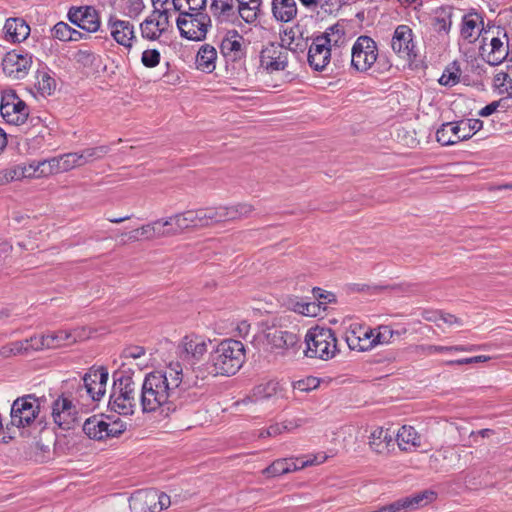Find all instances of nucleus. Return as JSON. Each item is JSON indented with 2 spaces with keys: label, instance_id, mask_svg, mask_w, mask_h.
<instances>
[{
  "label": "nucleus",
  "instance_id": "aec40b11",
  "mask_svg": "<svg viewBox=\"0 0 512 512\" xmlns=\"http://www.w3.org/2000/svg\"><path fill=\"white\" fill-rule=\"evenodd\" d=\"M243 38L236 30L229 31L220 44V53L226 62H237L245 56V49L242 45Z\"/></svg>",
  "mask_w": 512,
  "mask_h": 512
},
{
  "label": "nucleus",
  "instance_id": "412c9836",
  "mask_svg": "<svg viewBox=\"0 0 512 512\" xmlns=\"http://www.w3.org/2000/svg\"><path fill=\"white\" fill-rule=\"evenodd\" d=\"M374 330L370 328L355 327L346 337V342L350 349L358 351H367L375 347Z\"/></svg>",
  "mask_w": 512,
  "mask_h": 512
},
{
  "label": "nucleus",
  "instance_id": "13d9d810",
  "mask_svg": "<svg viewBox=\"0 0 512 512\" xmlns=\"http://www.w3.org/2000/svg\"><path fill=\"white\" fill-rule=\"evenodd\" d=\"M12 252V244L8 240L0 239V269L9 264Z\"/></svg>",
  "mask_w": 512,
  "mask_h": 512
},
{
  "label": "nucleus",
  "instance_id": "49530a36",
  "mask_svg": "<svg viewBox=\"0 0 512 512\" xmlns=\"http://www.w3.org/2000/svg\"><path fill=\"white\" fill-rule=\"evenodd\" d=\"M213 15L218 18L228 19L234 16V0H212L210 6Z\"/></svg>",
  "mask_w": 512,
  "mask_h": 512
},
{
  "label": "nucleus",
  "instance_id": "1a4fd4ad",
  "mask_svg": "<svg viewBox=\"0 0 512 512\" xmlns=\"http://www.w3.org/2000/svg\"><path fill=\"white\" fill-rule=\"evenodd\" d=\"M85 338H87V335L84 328H77L70 331L59 330L40 336H32L31 347L34 350L44 348L54 349L74 344L78 341L84 340Z\"/></svg>",
  "mask_w": 512,
  "mask_h": 512
},
{
  "label": "nucleus",
  "instance_id": "c85d7f7f",
  "mask_svg": "<svg viewBox=\"0 0 512 512\" xmlns=\"http://www.w3.org/2000/svg\"><path fill=\"white\" fill-rule=\"evenodd\" d=\"M107 419L103 415H93L85 420L83 424L84 433L91 439L103 440L107 438Z\"/></svg>",
  "mask_w": 512,
  "mask_h": 512
},
{
  "label": "nucleus",
  "instance_id": "dca6fc26",
  "mask_svg": "<svg viewBox=\"0 0 512 512\" xmlns=\"http://www.w3.org/2000/svg\"><path fill=\"white\" fill-rule=\"evenodd\" d=\"M289 49L281 44L270 43L260 53V64L269 73L283 71L288 66Z\"/></svg>",
  "mask_w": 512,
  "mask_h": 512
},
{
  "label": "nucleus",
  "instance_id": "e2e57ef3",
  "mask_svg": "<svg viewBox=\"0 0 512 512\" xmlns=\"http://www.w3.org/2000/svg\"><path fill=\"white\" fill-rule=\"evenodd\" d=\"M260 11V5H252L246 9H238L239 16L246 23H253L257 20Z\"/></svg>",
  "mask_w": 512,
  "mask_h": 512
},
{
  "label": "nucleus",
  "instance_id": "72a5a7b5",
  "mask_svg": "<svg viewBox=\"0 0 512 512\" xmlns=\"http://www.w3.org/2000/svg\"><path fill=\"white\" fill-rule=\"evenodd\" d=\"M272 12L278 21L289 22L297 14L296 2L295 0H273Z\"/></svg>",
  "mask_w": 512,
  "mask_h": 512
},
{
  "label": "nucleus",
  "instance_id": "a211bd4d",
  "mask_svg": "<svg viewBox=\"0 0 512 512\" xmlns=\"http://www.w3.org/2000/svg\"><path fill=\"white\" fill-rule=\"evenodd\" d=\"M112 38L121 46L131 49L136 40L134 26L127 20L110 16L107 22Z\"/></svg>",
  "mask_w": 512,
  "mask_h": 512
},
{
  "label": "nucleus",
  "instance_id": "39448f33",
  "mask_svg": "<svg viewBox=\"0 0 512 512\" xmlns=\"http://www.w3.org/2000/svg\"><path fill=\"white\" fill-rule=\"evenodd\" d=\"M170 366L173 372L177 374V382H180L178 387L184 397L186 406L195 402L197 400V394L193 389L199 388L204 384V380L207 378L208 374L206 369L199 366L191 369L186 368V370H184L179 362H170Z\"/></svg>",
  "mask_w": 512,
  "mask_h": 512
},
{
  "label": "nucleus",
  "instance_id": "58836bf2",
  "mask_svg": "<svg viewBox=\"0 0 512 512\" xmlns=\"http://www.w3.org/2000/svg\"><path fill=\"white\" fill-rule=\"evenodd\" d=\"M176 235L189 228H197L193 210L170 216Z\"/></svg>",
  "mask_w": 512,
  "mask_h": 512
},
{
  "label": "nucleus",
  "instance_id": "c9c22d12",
  "mask_svg": "<svg viewBox=\"0 0 512 512\" xmlns=\"http://www.w3.org/2000/svg\"><path fill=\"white\" fill-rule=\"evenodd\" d=\"M197 228L221 222L220 206L193 210Z\"/></svg>",
  "mask_w": 512,
  "mask_h": 512
},
{
  "label": "nucleus",
  "instance_id": "4be33fe9",
  "mask_svg": "<svg viewBox=\"0 0 512 512\" xmlns=\"http://www.w3.org/2000/svg\"><path fill=\"white\" fill-rule=\"evenodd\" d=\"M156 490H138L129 498L131 512H156Z\"/></svg>",
  "mask_w": 512,
  "mask_h": 512
},
{
  "label": "nucleus",
  "instance_id": "9b49d317",
  "mask_svg": "<svg viewBox=\"0 0 512 512\" xmlns=\"http://www.w3.org/2000/svg\"><path fill=\"white\" fill-rule=\"evenodd\" d=\"M73 399L72 395L62 393L52 403L53 421L61 429H71L77 421L78 410Z\"/></svg>",
  "mask_w": 512,
  "mask_h": 512
},
{
  "label": "nucleus",
  "instance_id": "4468645a",
  "mask_svg": "<svg viewBox=\"0 0 512 512\" xmlns=\"http://www.w3.org/2000/svg\"><path fill=\"white\" fill-rule=\"evenodd\" d=\"M413 36L412 29L408 25L402 24L396 27L391 39L392 50L407 61H413L417 57Z\"/></svg>",
  "mask_w": 512,
  "mask_h": 512
},
{
  "label": "nucleus",
  "instance_id": "052dcab7",
  "mask_svg": "<svg viewBox=\"0 0 512 512\" xmlns=\"http://www.w3.org/2000/svg\"><path fill=\"white\" fill-rule=\"evenodd\" d=\"M287 462V467L289 468V473L294 472L297 470H300L306 466L313 465V464H319L325 461L326 456H322L321 460H318L317 457H314V459L302 461L300 466H297V461L293 458H285Z\"/></svg>",
  "mask_w": 512,
  "mask_h": 512
},
{
  "label": "nucleus",
  "instance_id": "4d7b16f0",
  "mask_svg": "<svg viewBox=\"0 0 512 512\" xmlns=\"http://www.w3.org/2000/svg\"><path fill=\"white\" fill-rule=\"evenodd\" d=\"M72 27L65 22H58L52 28V37L60 41H69V34H71Z\"/></svg>",
  "mask_w": 512,
  "mask_h": 512
},
{
  "label": "nucleus",
  "instance_id": "5fc2aeb1",
  "mask_svg": "<svg viewBox=\"0 0 512 512\" xmlns=\"http://www.w3.org/2000/svg\"><path fill=\"white\" fill-rule=\"evenodd\" d=\"M320 385V380L316 377L309 376L305 379L298 380L294 382L293 388L300 392H309L311 390L316 389Z\"/></svg>",
  "mask_w": 512,
  "mask_h": 512
},
{
  "label": "nucleus",
  "instance_id": "c756f323",
  "mask_svg": "<svg viewBox=\"0 0 512 512\" xmlns=\"http://www.w3.org/2000/svg\"><path fill=\"white\" fill-rule=\"evenodd\" d=\"M396 441L398 447L402 451H409L411 448H418L421 446L420 434L414 427L409 425H404L398 430L396 434Z\"/></svg>",
  "mask_w": 512,
  "mask_h": 512
},
{
  "label": "nucleus",
  "instance_id": "6e6d98bb",
  "mask_svg": "<svg viewBox=\"0 0 512 512\" xmlns=\"http://www.w3.org/2000/svg\"><path fill=\"white\" fill-rule=\"evenodd\" d=\"M394 337V330L388 325H381L378 327V332L373 338L375 346L378 344H388Z\"/></svg>",
  "mask_w": 512,
  "mask_h": 512
},
{
  "label": "nucleus",
  "instance_id": "f8f14e48",
  "mask_svg": "<svg viewBox=\"0 0 512 512\" xmlns=\"http://www.w3.org/2000/svg\"><path fill=\"white\" fill-rule=\"evenodd\" d=\"M497 36H493L489 43H484L481 47L482 56L487 64L491 66H498L506 61L507 56H509V39L506 32H503L500 35V31L498 30ZM487 40V37H483V42Z\"/></svg>",
  "mask_w": 512,
  "mask_h": 512
},
{
  "label": "nucleus",
  "instance_id": "2eb2a0df",
  "mask_svg": "<svg viewBox=\"0 0 512 512\" xmlns=\"http://www.w3.org/2000/svg\"><path fill=\"white\" fill-rule=\"evenodd\" d=\"M67 18L87 33H95L101 26L99 13L93 6H73L69 9Z\"/></svg>",
  "mask_w": 512,
  "mask_h": 512
},
{
  "label": "nucleus",
  "instance_id": "0e129e2a",
  "mask_svg": "<svg viewBox=\"0 0 512 512\" xmlns=\"http://www.w3.org/2000/svg\"><path fill=\"white\" fill-rule=\"evenodd\" d=\"M9 183L13 181H19L23 179V171L21 170V164L13 165L4 169Z\"/></svg>",
  "mask_w": 512,
  "mask_h": 512
},
{
  "label": "nucleus",
  "instance_id": "338daca9",
  "mask_svg": "<svg viewBox=\"0 0 512 512\" xmlns=\"http://www.w3.org/2000/svg\"><path fill=\"white\" fill-rule=\"evenodd\" d=\"M156 512H160L163 509L168 508L171 505L170 497L165 493H160L156 490Z\"/></svg>",
  "mask_w": 512,
  "mask_h": 512
},
{
  "label": "nucleus",
  "instance_id": "423d86ee",
  "mask_svg": "<svg viewBox=\"0 0 512 512\" xmlns=\"http://www.w3.org/2000/svg\"><path fill=\"white\" fill-rule=\"evenodd\" d=\"M108 376L109 373L105 367L91 368L82 377L83 383L77 384L74 398L100 401L106 392Z\"/></svg>",
  "mask_w": 512,
  "mask_h": 512
},
{
  "label": "nucleus",
  "instance_id": "a18cd8bd",
  "mask_svg": "<svg viewBox=\"0 0 512 512\" xmlns=\"http://www.w3.org/2000/svg\"><path fill=\"white\" fill-rule=\"evenodd\" d=\"M207 0H172L173 9L177 12H202Z\"/></svg>",
  "mask_w": 512,
  "mask_h": 512
},
{
  "label": "nucleus",
  "instance_id": "5701e85b",
  "mask_svg": "<svg viewBox=\"0 0 512 512\" xmlns=\"http://www.w3.org/2000/svg\"><path fill=\"white\" fill-rule=\"evenodd\" d=\"M318 42L327 44L336 55L337 50L342 49L347 42L344 25L338 22L328 27L323 34L318 35Z\"/></svg>",
  "mask_w": 512,
  "mask_h": 512
},
{
  "label": "nucleus",
  "instance_id": "3c124183",
  "mask_svg": "<svg viewBox=\"0 0 512 512\" xmlns=\"http://www.w3.org/2000/svg\"><path fill=\"white\" fill-rule=\"evenodd\" d=\"M493 86L499 93H512V78L507 72H499L494 76Z\"/></svg>",
  "mask_w": 512,
  "mask_h": 512
},
{
  "label": "nucleus",
  "instance_id": "f3484780",
  "mask_svg": "<svg viewBox=\"0 0 512 512\" xmlns=\"http://www.w3.org/2000/svg\"><path fill=\"white\" fill-rule=\"evenodd\" d=\"M32 64V56L28 53H18L16 50L6 53L2 60V69L6 76L12 79H23Z\"/></svg>",
  "mask_w": 512,
  "mask_h": 512
},
{
  "label": "nucleus",
  "instance_id": "8fccbe9b",
  "mask_svg": "<svg viewBox=\"0 0 512 512\" xmlns=\"http://www.w3.org/2000/svg\"><path fill=\"white\" fill-rule=\"evenodd\" d=\"M473 346H437V345H419L416 347V351L418 353H422L425 355H431L434 353L444 352V351H473Z\"/></svg>",
  "mask_w": 512,
  "mask_h": 512
},
{
  "label": "nucleus",
  "instance_id": "774afa93",
  "mask_svg": "<svg viewBox=\"0 0 512 512\" xmlns=\"http://www.w3.org/2000/svg\"><path fill=\"white\" fill-rule=\"evenodd\" d=\"M440 321L448 324L449 326L456 325L458 327L463 325V321L455 315L441 312Z\"/></svg>",
  "mask_w": 512,
  "mask_h": 512
},
{
  "label": "nucleus",
  "instance_id": "20e7f679",
  "mask_svg": "<svg viewBox=\"0 0 512 512\" xmlns=\"http://www.w3.org/2000/svg\"><path fill=\"white\" fill-rule=\"evenodd\" d=\"M138 390V384L130 376H121L115 380L108 404L110 410L119 415H133Z\"/></svg>",
  "mask_w": 512,
  "mask_h": 512
},
{
  "label": "nucleus",
  "instance_id": "69168bd1",
  "mask_svg": "<svg viewBox=\"0 0 512 512\" xmlns=\"http://www.w3.org/2000/svg\"><path fill=\"white\" fill-rule=\"evenodd\" d=\"M306 422H307L306 419H303V418H293L290 420H285L281 424H282L283 432H292L295 429L304 425Z\"/></svg>",
  "mask_w": 512,
  "mask_h": 512
},
{
  "label": "nucleus",
  "instance_id": "bb28decb",
  "mask_svg": "<svg viewBox=\"0 0 512 512\" xmlns=\"http://www.w3.org/2000/svg\"><path fill=\"white\" fill-rule=\"evenodd\" d=\"M5 39L14 43L22 42L30 34V27L25 20L9 18L4 25Z\"/></svg>",
  "mask_w": 512,
  "mask_h": 512
},
{
  "label": "nucleus",
  "instance_id": "603ef678",
  "mask_svg": "<svg viewBox=\"0 0 512 512\" xmlns=\"http://www.w3.org/2000/svg\"><path fill=\"white\" fill-rule=\"evenodd\" d=\"M286 459L275 460L270 466L263 470V473L267 476H280L289 473V468L286 466Z\"/></svg>",
  "mask_w": 512,
  "mask_h": 512
},
{
  "label": "nucleus",
  "instance_id": "6ab92c4d",
  "mask_svg": "<svg viewBox=\"0 0 512 512\" xmlns=\"http://www.w3.org/2000/svg\"><path fill=\"white\" fill-rule=\"evenodd\" d=\"M332 52L333 50L327 44L318 42V36L313 38L307 55L310 67L315 71L325 70L331 62Z\"/></svg>",
  "mask_w": 512,
  "mask_h": 512
},
{
  "label": "nucleus",
  "instance_id": "4c0bfd02",
  "mask_svg": "<svg viewBox=\"0 0 512 512\" xmlns=\"http://www.w3.org/2000/svg\"><path fill=\"white\" fill-rule=\"evenodd\" d=\"M35 87L39 94L43 97L52 95L56 89V81L50 74L45 70H38L36 73Z\"/></svg>",
  "mask_w": 512,
  "mask_h": 512
},
{
  "label": "nucleus",
  "instance_id": "bf43d9fd",
  "mask_svg": "<svg viewBox=\"0 0 512 512\" xmlns=\"http://www.w3.org/2000/svg\"><path fill=\"white\" fill-rule=\"evenodd\" d=\"M107 419V438L108 437H116L122 434L126 430V424L117 418L115 420H111L110 417H106Z\"/></svg>",
  "mask_w": 512,
  "mask_h": 512
},
{
  "label": "nucleus",
  "instance_id": "7ed1b4c3",
  "mask_svg": "<svg viewBox=\"0 0 512 512\" xmlns=\"http://www.w3.org/2000/svg\"><path fill=\"white\" fill-rule=\"evenodd\" d=\"M305 355L321 360L332 359L338 352L335 333L330 328L314 327L305 336Z\"/></svg>",
  "mask_w": 512,
  "mask_h": 512
},
{
  "label": "nucleus",
  "instance_id": "a878e982",
  "mask_svg": "<svg viewBox=\"0 0 512 512\" xmlns=\"http://www.w3.org/2000/svg\"><path fill=\"white\" fill-rule=\"evenodd\" d=\"M207 344L206 340L201 336L187 335L182 339L179 350L181 355L185 354L194 359H199L207 352Z\"/></svg>",
  "mask_w": 512,
  "mask_h": 512
},
{
  "label": "nucleus",
  "instance_id": "a19ab883",
  "mask_svg": "<svg viewBox=\"0 0 512 512\" xmlns=\"http://www.w3.org/2000/svg\"><path fill=\"white\" fill-rule=\"evenodd\" d=\"M31 344V338L8 343L0 348V355L10 357L19 354H27L29 351L33 350Z\"/></svg>",
  "mask_w": 512,
  "mask_h": 512
},
{
  "label": "nucleus",
  "instance_id": "393cba45",
  "mask_svg": "<svg viewBox=\"0 0 512 512\" xmlns=\"http://www.w3.org/2000/svg\"><path fill=\"white\" fill-rule=\"evenodd\" d=\"M369 445L373 451L379 454L387 453L394 447V432L378 427L372 431L369 437Z\"/></svg>",
  "mask_w": 512,
  "mask_h": 512
},
{
  "label": "nucleus",
  "instance_id": "c03bdc74",
  "mask_svg": "<svg viewBox=\"0 0 512 512\" xmlns=\"http://www.w3.org/2000/svg\"><path fill=\"white\" fill-rule=\"evenodd\" d=\"M158 18L152 14L140 24L141 35L148 40H157L162 34L160 27L156 26Z\"/></svg>",
  "mask_w": 512,
  "mask_h": 512
},
{
  "label": "nucleus",
  "instance_id": "09e8293b",
  "mask_svg": "<svg viewBox=\"0 0 512 512\" xmlns=\"http://www.w3.org/2000/svg\"><path fill=\"white\" fill-rule=\"evenodd\" d=\"M458 125H460V137L463 141L471 138L478 132L483 127V122L479 119H468L466 121H458Z\"/></svg>",
  "mask_w": 512,
  "mask_h": 512
},
{
  "label": "nucleus",
  "instance_id": "2f4dec72",
  "mask_svg": "<svg viewBox=\"0 0 512 512\" xmlns=\"http://www.w3.org/2000/svg\"><path fill=\"white\" fill-rule=\"evenodd\" d=\"M216 59V49L209 44H205L200 47L196 55V67L198 70L211 73L216 68Z\"/></svg>",
  "mask_w": 512,
  "mask_h": 512
},
{
  "label": "nucleus",
  "instance_id": "de8ad7c7",
  "mask_svg": "<svg viewBox=\"0 0 512 512\" xmlns=\"http://www.w3.org/2000/svg\"><path fill=\"white\" fill-rule=\"evenodd\" d=\"M153 233L155 239L172 237L176 235L175 229L172 225L171 218H162L152 221Z\"/></svg>",
  "mask_w": 512,
  "mask_h": 512
},
{
  "label": "nucleus",
  "instance_id": "ea45409f",
  "mask_svg": "<svg viewBox=\"0 0 512 512\" xmlns=\"http://www.w3.org/2000/svg\"><path fill=\"white\" fill-rule=\"evenodd\" d=\"M110 146L108 145H100L97 147L86 148L80 152H76L78 156V164L83 166L88 164L94 160L102 158L104 155L109 153Z\"/></svg>",
  "mask_w": 512,
  "mask_h": 512
},
{
  "label": "nucleus",
  "instance_id": "7c9ffc66",
  "mask_svg": "<svg viewBox=\"0 0 512 512\" xmlns=\"http://www.w3.org/2000/svg\"><path fill=\"white\" fill-rule=\"evenodd\" d=\"M254 211V206L247 202L230 206H220L221 222L235 221L247 218Z\"/></svg>",
  "mask_w": 512,
  "mask_h": 512
},
{
  "label": "nucleus",
  "instance_id": "f704fd0d",
  "mask_svg": "<svg viewBox=\"0 0 512 512\" xmlns=\"http://www.w3.org/2000/svg\"><path fill=\"white\" fill-rule=\"evenodd\" d=\"M453 9L450 6L437 8L432 18V26L438 33L448 34L452 26Z\"/></svg>",
  "mask_w": 512,
  "mask_h": 512
},
{
  "label": "nucleus",
  "instance_id": "e433bc0d",
  "mask_svg": "<svg viewBox=\"0 0 512 512\" xmlns=\"http://www.w3.org/2000/svg\"><path fill=\"white\" fill-rule=\"evenodd\" d=\"M279 383L277 381H268L261 383L253 388L252 395L244 399L243 403L257 402L268 399L277 394Z\"/></svg>",
  "mask_w": 512,
  "mask_h": 512
},
{
  "label": "nucleus",
  "instance_id": "f03ea898",
  "mask_svg": "<svg viewBox=\"0 0 512 512\" xmlns=\"http://www.w3.org/2000/svg\"><path fill=\"white\" fill-rule=\"evenodd\" d=\"M244 360L243 343L233 339L222 341L210 355V361L216 375H234L241 368Z\"/></svg>",
  "mask_w": 512,
  "mask_h": 512
},
{
  "label": "nucleus",
  "instance_id": "79ce46f5",
  "mask_svg": "<svg viewBox=\"0 0 512 512\" xmlns=\"http://www.w3.org/2000/svg\"><path fill=\"white\" fill-rule=\"evenodd\" d=\"M461 77V69L457 62H452L443 71L438 82L440 85L453 87L459 83Z\"/></svg>",
  "mask_w": 512,
  "mask_h": 512
},
{
  "label": "nucleus",
  "instance_id": "9d476101",
  "mask_svg": "<svg viewBox=\"0 0 512 512\" xmlns=\"http://www.w3.org/2000/svg\"><path fill=\"white\" fill-rule=\"evenodd\" d=\"M351 67L358 72L369 70L376 62L378 48L376 42L368 36H360L353 44L351 51Z\"/></svg>",
  "mask_w": 512,
  "mask_h": 512
},
{
  "label": "nucleus",
  "instance_id": "0eeeda50",
  "mask_svg": "<svg viewBox=\"0 0 512 512\" xmlns=\"http://www.w3.org/2000/svg\"><path fill=\"white\" fill-rule=\"evenodd\" d=\"M176 24L183 38L201 41L211 27V18L204 12H179Z\"/></svg>",
  "mask_w": 512,
  "mask_h": 512
},
{
  "label": "nucleus",
  "instance_id": "864d4df0",
  "mask_svg": "<svg viewBox=\"0 0 512 512\" xmlns=\"http://www.w3.org/2000/svg\"><path fill=\"white\" fill-rule=\"evenodd\" d=\"M161 54L157 49L144 50L141 56V62L146 68H154L159 65Z\"/></svg>",
  "mask_w": 512,
  "mask_h": 512
},
{
  "label": "nucleus",
  "instance_id": "6e6552de",
  "mask_svg": "<svg viewBox=\"0 0 512 512\" xmlns=\"http://www.w3.org/2000/svg\"><path fill=\"white\" fill-rule=\"evenodd\" d=\"M40 413L39 399L29 394L18 397L14 400L10 411V424L6 425V430H10V425L17 428L30 426Z\"/></svg>",
  "mask_w": 512,
  "mask_h": 512
},
{
  "label": "nucleus",
  "instance_id": "b1692460",
  "mask_svg": "<svg viewBox=\"0 0 512 512\" xmlns=\"http://www.w3.org/2000/svg\"><path fill=\"white\" fill-rule=\"evenodd\" d=\"M49 168L42 169L40 174H57L70 171L76 167H80L78 164V156L76 152L66 153L59 157H54L48 160Z\"/></svg>",
  "mask_w": 512,
  "mask_h": 512
},
{
  "label": "nucleus",
  "instance_id": "473e14b6",
  "mask_svg": "<svg viewBox=\"0 0 512 512\" xmlns=\"http://www.w3.org/2000/svg\"><path fill=\"white\" fill-rule=\"evenodd\" d=\"M460 125L458 122H448L441 125L436 131V140L442 146L454 145L460 141Z\"/></svg>",
  "mask_w": 512,
  "mask_h": 512
},
{
  "label": "nucleus",
  "instance_id": "f257e3e1",
  "mask_svg": "<svg viewBox=\"0 0 512 512\" xmlns=\"http://www.w3.org/2000/svg\"><path fill=\"white\" fill-rule=\"evenodd\" d=\"M170 363L161 371L150 372L142 381L140 407L143 413L161 410L169 415L186 406Z\"/></svg>",
  "mask_w": 512,
  "mask_h": 512
},
{
  "label": "nucleus",
  "instance_id": "37998d69",
  "mask_svg": "<svg viewBox=\"0 0 512 512\" xmlns=\"http://www.w3.org/2000/svg\"><path fill=\"white\" fill-rule=\"evenodd\" d=\"M478 18L477 14H468L462 19L461 36L470 42L478 36Z\"/></svg>",
  "mask_w": 512,
  "mask_h": 512
},
{
  "label": "nucleus",
  "instance_id": "680f3d73",
  "mask_svg": "<svg viewBox=\"0 0 512 512\" xmlns=\"http://www.w3.org/2000/svg\"><path fill=\"white\" fill-rule=\"evenodd\" d=\"M152 16H156L158 18L156 26L160 27L162 32L164 33L169 27L170 10L169 9L153 10Z\"/></svg>",
  "mask_w": 512,
  "mask_h": 512
},
{
  "label": "nucleus",
  "instance_id": "ddd939ff",
  "mask_svg": "<svg viewBox=\"0 0 512 512\" xmlns=\"http://www.w3.org/2000/svg\"><path fill=\"white\" fill-rule=\"evenodd\" d=\"M0 112L7 123L16 126L24 125L29 115L26 103L14 93L2 97Z\"/></svg>",
  "mask_w": 512,
  "mask_h": 512
},
{
  "label": "nucleus",
  "instance_id": "cd10ccee",
  "mask_svg": "<svg viewBox=\"0 0 512 512\" xmlns=\"http://www.w3.org/2000/svg\"><path fill=\"white\" fill-rule=\"evenodd\" d=\"M267 341L272 350H277L281 353L284 350L294 347L298 342V337L292 332L274 330L267 334Z\"/></svg>",
  "mask_w": 512,
  "mask_h": 512
}]
</instances>
